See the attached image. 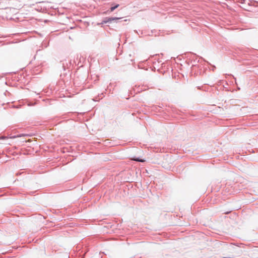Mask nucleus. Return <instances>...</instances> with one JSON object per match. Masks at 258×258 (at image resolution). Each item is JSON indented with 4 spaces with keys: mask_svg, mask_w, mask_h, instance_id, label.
I'll use <instances>...</instances> for the list:
<instances>
[{
    "mask_svg": "<svg viewBox=\"0 0 258 258\" xmlns=\"http://www.w3.org/2000/svg\"><path fill=\"white\" fill-rule=\"evenodd\" d=\"M31 141V140L29 139L28 140H24L23 139H20L19 142H21V143H23V142H30Z\"/></svg>",
    "mask_w": 258,
    "mask_h": 258,
    "instance_id": "obj_5",
    "label": "nucleus"
},
{
    "mask_svg": "<svg viewBox=\"0 0 258 258\" xmlns=\"http://www.w3.org/2000/svg\"><path fill=\"white\" fill-rule=\"evenodd\" d=\"M220 3H222V4H226L225 3L223 2V1H221V2H220Z\"/></svg>",
    "mask_w": 258,
    "mask_h": 258,
    "instance_id": "obj_9",
    "label": "nucleus"
},
{
    "mask_svg": "<svg viewBox=\"0 0 258 258\" xmlns=\"http://www.w3.org/2000/svg\"><path fill=\"white\" fill-rule=\"evenodd\" d=\"M236 2L241 4L242 5L241 7L244 10H246L247 8V4L245 3V0H237Z\"/></svg>",
    "mask_w": 258,
    "mask_h": 258,
    "instance_id": "obj_3",
    "label": "nucleus"
},
{
    "mask_svg": "<svg viewBox=\"0 0 258 258\" xmlns=\"http://www.w3.org/2000/svg\"><path fill=\"white\" fill-rule=\"evenodd\" d=\"M254 3H255L253 2L249 1L247 3V8L245 11H247L248 12L255 11L256 10L255 9L256 8V7L255 6H254V5H253Z\"/></svg>",
    "mask_w": 258,
    "mask_h": 258,
    "instance_id": "obj_1",
    "label": "nucleus"
},
{
    "mask_svg": "<svg viewBox=\"0 0 258 258\" xmlns=\"http://www.w3.org/2000/svg\"><path fill=\"white\" fill-rule=\"evenodd\" d=\"M119 5L118 4H116L113 6H111L109 9L108 10H107V11L104 12L103 14H109L110 12H113L114 10H115L116 8H117L119 7Z\"/></svg>",
    "mask_w": 258,
    "mask_h": 258,
    "instance_id": "obj_2",
    "label": "nucleus"
},
{
    "mask_svg": "<svg viewBox=\"0 0 258 258\" xmlns=\"http://www.w3.org/2000/svg\"><path fill=\"white\" fill-rule=\"evenodd\" d=\"M133 160L135 161H139V162H144L145 161V160L140 159L139 158H134Z\"/></svg>",
    "mask_w": 258,
    "mask_h": 258,
    "instance_id": "obj_6",
    "label": "nucleus"
},
{
    "mask_svg": "<svg viewBox=\"0 0 258 258\" xmlns=\"http://www.w3.org/2000/svg\"><path fill=\"white\" fill-rule=\"evenodd\" d=\"M173 16V17L176 16V15H174Z\"/></svg>",
    "mask_w": 258,
    "mask_h": 258,
    "instance_id": "obj_10",
    "label": "nucleus"
},
{
    "mask_svg": "<svg viewBox=\"0 0 258 258\" xmlns=\"http://www.w3.org/2000/svg\"><path fill=\"white\" fill-rule=\"evenodd\" d=\"M25 136H29L28 135H19V136H13L12 137H11V139H14V138H21V137H25Z\"/></svg>",
    "mask_w": 258,
    "mask_h": 258,
    "instance_id": "obj_4",
    "label": "nucleus"
},
{
    "mask_svg": "<svg viewBox=\"0 0 258 258\" xmlns=\"http://www.w3.org/2000/svg\"><path fill=\"white\" fill-rule=\"evenodd\" d=\"M120 18H113L112 19H110V20H117L118 19H119Z\"/></svg>",
    "mask_w": 258,
    "mask_h": 258,
    "instance_id": "obj_7",
    "label": "nucleus"
},
{
    "mask_svg": "<svg viewBox=\"0 0 258 258\" xmlns=\"http://www.w3.org/2000/svg\"><path fill=\"white\" fill-rule=\"evenodd\" d=\"M220 3H222V4H226L225 3L223 2V1H221V2H220Z\"/></svg>",
    "mask_w": 258,
    "mask_h": 258,
    "instance_id": "obj_8",
    "label": "nucleus"
}]
</instances>
